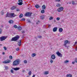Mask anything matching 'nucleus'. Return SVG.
Wrapping results in <instances>:
<instances>
[{
  "label": "nucleus",
  "instance_id": "obj_2",
  "mask_svg": "<svg viewBox=\"0 0 77 77\" xmlns=\"http://www.w3.org/2000/svg\"><path fill=\"white\" fill-rule=\"evenodd\" d=\"M19 63L20 60H17L14 61L13 63L14 66H16V65H18Z\"/></svg>",
  "mask_w": 77,
  "mask_h": 77
},
{
  "label": "nucleus",
  "instance_id": "obj_22",
  "mask_svg": "<svg viewBox=\"0 0 77 77\" xmlns=\"http://www.w3.org/2000/svg\"><path fill=\"white\" fill-rule=\"evenodd\" d=\"M45 8H46L45 7V5H43L42 7V9H45Z\"/></svg>",
  "mask_w": 77,
  "mask_h": 77
},
{
  "label": "nucleus",
  "instance_id": "obj_51",
  "mask_svg": "<svg viewBox=\"0 0 77 77\" xmlns=\"http://www.w3.org/2000/svg\"><path fill=\"white\" fill-rule=\"evenodd\" d=\"M74 63H75V62H74V61H73L72 62V64H74Z\"/></svg>",
  "mask_w": 77,
  "mask_h": 77
},
{
  "label": "nucleus",
  "instance_id": "obj_63",
  "mask_svg": "<svg viewBox=\"0 0 77 77\" xmlns=\"http://www.w3.org/2000/svg\"><path fill=\"white\" fill-rule=\"evenodd\" d=\"M67 4H68V3H67Z\"/></svg>",
  "mask_w": 77,
  "mask_h": 77
},
{
  "label": "nucleus",
  "instance_id": "obj_27",
  "mask_svg": "<svg viewBox=\"0 0 77 77\" xmlns=\"http://www.w3.org/2000/svg\"><path fill=\"white\" fill-rule=\"evenodd\" d=\"M27 21L29 23H31V21H30V19H27Z\"/></svg>",
  "mask_w": 77,
  "mask_h": 77
},
{
  "label": "nucleus",
  "instance_id": "obj_40",
  "mask_svg": "<svg viewBox=\"0 0 77 77\" xmlns=\"http://www.w3.org/2000/svg\"><path fill=\"white\" fill-rule=\"evenodd\" d=\"M67 62H69V61L68 60L65 61V63H66Z\"/></svg>",
  "mask_w": 77,
  "mask_h": 77
},
{
  "label": "nucleus",
  "instance_id": "obj_30",
  "mask_svg": "<svg viewBox=\"0 0 77 77\" xmlns=\"http://www.w3.org/2000/svg\"><path fill=\"white\" fill-rule=\"evenodd\" d=\"M45 12V11H44V10H42L41 11V13H42V14H43V13H44Z\"/></svg>",
  "mask_w": 77,
  "mask_h": 77
},
{
  "label": "nucleus",
  "instance_id": "obj_23",
  "mask_svg": "<svg viewBox=\"0 0 77 77\" xmlns=\"http://www.w3.org/2000/svg\"><path fill=\"white\" fill-rule=\"evenodd\" d=\"M22 29V28H21V27L19 26L17 28V30H21Z\"/></svg>",
  "mask_w": 77,
  "mask_h": 77
},
{
  "label": "nucleus",
  "instance_id": "obj_47",
  "mask_svg": "<svg viewBox=\"0 0 77 77\" xmlns=\"http://www.w3.org/2000/svg\"><path fill=\"white\" fill-rule=\"evenodd\" d=\"M39 23H40V22H39V21L38 20V22L36 23V24H38Z\"/></svg>",
  "mask_w": 77,
  "mask_h": 77
},
{
  "label": "nucleus",
  "instance_id": "obj_54",
  "mask_svg": "<svg viewBox=\"0 0 77 77\" xmlns=\"http://www.w3.org/2000/svg\"><path fill=\"white\" fill-rule=\"evenodd\" d=\"M51 26V25H48V27L49 28Z\"/></svg>",
  "mask_w": 77,
  "mask_h": 77
},
{
  "label": "nucleus",
  "instance_id": "obj_45",
  "mask_svg": "<svg viewBox=\"0 0 77 77\" xmlns=\"http://www.w3.org/2000/svg\"><path fill=\"white\" fill-rule=\"evenodd\" d=\"M4 50H7V48H6V47H4Z\"/></svg>",
  "mask_w": 77,
  "mask_h": 77
},
{
  "label": "nucleus",
  "instance_id": "obj_18",
  "mask_svg": "<svg viewBox=\"0 0 77 77\" xmlns=\"http://www.w3.org/2000/svg\"><path fill=\"white\" fill-rule=\"evenodd\" d=\"M66 77H72V75L71 74H67L66 75Z\"/></svg>",
  "mask_w": 77,
  "mask_h": 77
},
{
  "label": "nucleus",
  "instance_id": "obj_16",
  "mask_svg": "<svg viewBox=\"0 0 77 77\" xmlns=\"http://www.w3.org/2000/svg\"><path fill=\"white\" fill-rule=\"evenodd\" d=\"M49 74V71H46L44 73V74L45 75H47V74Z\"/></svg>",
  "mask_w": 77,
  "mask_h": 77
},
{
  "label": "nucleus",
  "instance_id": "obj_48",
  "mask_svg": "<svg viewBox=\"0 0 77 77\" xmlns=\"http://www.w3.org/2000/svg\"><path fill=\"white\" fill-rule=\"evenodd\" d=\"M38 38H42V36H38Z\"/></svg>",
  "mask_w": 77,
  "mask_h": 77
},
{
  "label": "nucleus",
  "instance_id": "obj_60",
  "mask_svg": "<svg viewBox=\"0 0 77 77\" xmlns=\"http://www.w3.org/2000/svg\"><path fill=\"white\" fill-rule=\"evenodd\" d=\"M69 4H71V2H70V3H69Z\"/></svg>",
  "mask_w": 77,
  "mask_h": 77
},
{
  "label": "nucleus",
  "instance_id": "obj_49",
  "mask_svg": "<svg viewBox=\"0 0 77 77\" xmlns=\"http://www.w3.org/2000/svg\"><path fill=\"white\" fill-rule=\"evenodd\" d=\"M16 11H20V10H19L18 9V8H17L16 9Z\"/></svg>",
  "mask_w": 77,
  "mask_h": 77
},
{
  "label": "nucleus",
  "instance_id": "obj_46",
  "mask_svg": "<svg viewBox=\"0 0 77 77\" xmlns=\"http://www.w3.org/2000/svg\"><path fill=\"white\" fill-rule=\"evenodd\" d=\"M53 60H51V59L50 61V62H51V63H53Z\"/></svg>",
  "mask_w": 77,
  "mask_h": 77
},
{
  "label": "nucleus",
  "instance_id": "obj_17",
  "mask_svg": "<svg viewBox=\"0 0 77 77\" xmlns=\"http://www.w3.org/2000/svg\"><path fill=\"white\" fill-rule=\"evenodd\" d=\"M40 18L41 20H44V18H45V16L44 15H42L40 16Z\"/></svg>",
  "mask_w": 77,
  "mask_h": 77
},
{
  "label": "nucleus",
  "instance_id": "obj_28",
  "mask_svg": "<svg viewBox=\"0 0 77 77\" xmlns=\"http://www.w3.org/2000/svg\"><path fill=\"white\" fill-rule=\"evenodd\" d=\"M13 27H14V28H15V29H17V27H18V26L16 25H14L13 26Z\"/></svg>",
  "mask_w": 77,
  "mask_h": 77
},
{
  "label": "nucleus",
  "instance_id": "obj_57",
  "mask_svg": "<svg viewBox=\"0 0 77 77\" xmlns=\"http://www.w3.org/2000/svg\"><path fill=\"white\" fill-rule=\"evenodd\" d=\"M77 44V42H75V45H76V44Z\"/></svg>",
  "mask_w": 77,
  "mask_h": 77
},
{
  "label": "nucleus",
  "instance_id": "obj_56",
  "mask_svg": "<svg viewBox=\"0 0 77 77\" xmlns=\"http://www.w3.org/2000/svg\"><path fill=\"white\" fill-rule=\"evenodd\" d=\"M2 54H5V52H2Z\"/></svg>",
  "mask_w": 77,
  "mask_h": 77
},
{
  "label": "nucleus",
  "instance_id": "obj_4",
  "mask_svg": "<svg viewBox=\"0 0 77 77\" xmlns=\"http://www.w3.org/2000/svg\"><path fill=\"white\" fill-rule=\"evenodd\" d=\"M7 38V37L6 36H2L0 38V40L1 41H4L5 39H6Z\"/></svg>",
  "mask_w": 77,
  "mask_h": 77
},
{
  "label": "nucleus",
  "instance_id": "obj_50",
  "mask_svg": "<svg viewBox=\"0 0 77 77\" xmlns=\"http://www.w3.org/2000/svg\"><path fill=\"white\" fill-rule=\"evenodd\" d=\"M75 62L76 63H77V60H75Z\"/></svg>",
  "mask_w": 77,
  "mask_h": 77
},
{
  "label": "nucleus",
  "instance_id": "obj_38",
  "mask_svg": "<svg viewBox=\"0 0 77 77\" xmlns=\"http://www.w3.org/2000/svg\"><path fill=\"white\" fill-rule=\"evenodd\" d=\"M4 14V11H2L1 12V14H2V15H3Z\"/></svg>",
  "mask_w": 77,
  "mask_h": 77
},
{
  "label": "nucleus",
  "instance_id": "obj_3",
  "mask_svg": "<svg viewBox=\"0 0 77 77\" xmlns=\"http://www.w3.org/2000/svg\"><path fill=\"white\" fill-rule=\"evenodd\" d=\"M63 10V7H61L57 9V11L58 12H60L62 11Z\"/></svg>",
  "mask_w": 77,
  "mask_h": 77
},
{
  "label": "nucleus",
  "instance_id": "obj_5",
  "mask_svg": "<svg viewBox=\"0 0 77 77\" xmlns=\"http://www.w3.org/2000/svg\"><path fill=\"white\" fill-rule=\"evenodd\" d=\"M68 40H66L64 42V44L63 45L65 47V48H68V47L66 46V44H68Z\"/></svg>",
  "mask_w": 77,
  "mask_h": 77
},
{
  "label": "nucleus",
  "instance_id": "obj_62",
  "mask_svg": "<svg viewBox=\"0 0 77 77\" xmlns=\"http://www.w3.org/2000/svg\"><path fill=\"white\" fill-rule=\"evenodd\" d=\"M27 77H29V76H27Z\"/></svg>",
  "mask_w": 77,
  "mask_h": 77
},
{
  "label": "nucleus",
  "instance_id": "obj_52",
  "mask_svg": "<svg viewBox=\"0 0 77 77\" xmlns=\"http://www.w3.org/2000/svg\"><path fill=\"white\" fill-rule=\"evenodd\" d=\"M22 72H25V70H22Z\"/></svg>",
  "mask_w": 77,
  "mask_h": 77
},
{
  "label": "nucleus",
  "instance_id": "obj_6",
  "mask_svg": "<svg viewBox=\"0 0 77 77\" xmlns=\"http://www.w3.org/2000/svg\"><path fill=\"white\" fill-rule=\"evenodd\" d=\"M18 2H19L18 3V5H22L23 4V1L22 0H19Z\"/></svg>",
  "mask_w": 77,
  "mask_h": 77
},
{
  "label": "nucleus",
  "instance_id": "obj_53",
  "mask_svg": "<svg viewBox=\"0 0 77 77\" xmlns=\"http://www.w3.org/2000/svg\"><path fill=\"white\" fill-rule=\"evenodd\" d=\"M32 77H35V75H33Z\"/></svg>",
  "mask_w": 77,
  "mask_h": 77
},
{
  "label": "nucleus",
  "instance_id": "obj_9",
  "mask_svg": "<svg viewBox=\"0 0 77 77\" xmlns=\"http://www.w3.org/2000/svg\"><path fill=\"white\" fill-rule=\"evenodd\" d=\"M57 54V55L58 56H59V57H62V55L60 54L59 52L58 51L56 53Z\"/></svg>",
  "mask_w": 77,
  "mask_h": 77
},
{
  "label": "nucleus",
  "instance_id": "obj_44",
  "mask_svg": "<svg viewBox=\"0 0 77 77\" xmlns=\"http://www.w3.org/2000/svg\"><path fill=\"white\" fill-rule=\"evenodd\" d=\"M21 21H25V18H23L21 20Z\"/></svg>",
  "mask_w": 77,
  "mask_h": 77
},
{
  "label": "nucleus",
  "instance_id": "obj_11",
  "mask_svg": "<svg viewBox=\"0 0 77 77\" xmlns=\"http://www.w3.org/2000/svg\"><path fill=\"white\" fill-rule=\"evenodd\" d=\"M11 13H7V14H6V16L5 17L6 18V17H10L11 18Z\"/></svg>",
  "mask_w": 77,
  "mask_h": 77
},
{
  "label": "nucleus",
  "instance_id": "obj_37",
  "mask_svg": "<svg viewBox=\"0 0 77 77\" xmlns=\"http://www.w3.org/2000/svg\"><path fill=\"white\" fill-rule=\"evenodd\" d=\"M53 17H51L49 18V20H53Z\"/></svg>",
  "mask_w": 77,
  "mask_h": 77
},
{
  "label": "nucleus",
  "instance_id": "obj_33",
  "mask_svg": "<svg viewBox=\"0 0 77 77\" xmlns=\"http://www.w3.org/2000/svg\"><path fill=\"white\" fill-rule=\"evenodd\" d=\"M2 28H0V34H2Z\"/></svg>",
  "mask_w": 77,
  "mask_h": 77
},
{
  "label": "nucleus",
  "instance_id": "obj_31",
  "mask_svg": "<svg viewBox=\"0 0 77 77\" xmlns=\"http://www.w3.org/2000/svg\"><path fill=\"white\" fill-rule=\"evenodd\" d=\"M5 68L6 70H8V69H9V68H8V66H6L5 67Z\"/></svg>",
  "mask_w": 77,
  "mask_h": 77
},
{
  "label": "nucleus",
  "instance_id": "obj_55",
  "mask_svg": "<svg viewBox=\"0 0 77 77\" xmlns=\"http://www.w3.org/2000/svg\"><path fill=\"white\" fill-rule=\"evenodd\" d=\"M1 27H3V25H1Z\"/></svg>",
  "mask_w": 77,
  "mask_h": 77
},
{
  "label": "nucleus",
  "instance_id": "obj_34",
  "mask_svg": "<svg viewBox=\"0 0 77 77\" xmlns=\"http://www.w3.org/2000/svg\"><path fill=\"white\" fill-rule=\"evenodd\" d=\"M9 58L10 59H12V57L11 55L9 56Z\"/></svg>",
  "mask_w": 77,
  "mask_h": 77
},
{
  "label": "nucleus",
  "instance_id": "obj_25",
  "mask_svg": "<svg viewBox=\"0 0 77 77\" xmlns=\"http://www.w3.org/2000/svg\"><path fill=\"white\" fill-rule=\"evenodd\" d=\"M56 6L57 7H60V4L59 3H57L56 5Z\"/></svg>",
  "mask_w": 77,
  "mask_h": 77
},
{
  "label": "nucleus",
  "instance_id": "obj_13",
  "mask_svg": "<svg viewBox=\"0 0 77 77\" xmlns=\"http://www.w3.org/2000/svg\"><path fill=\"white\" fill-rule=\"evenodd\" d=\"M57 27H55L53 29V32H56V31H57Z\"/></svg>",
  "mask_w": 77,
  "mask_h": 77
},
{
  "label": "nucleus",
  "instance_id": "obj_29",
  "mask_svg": "<svg viewBox=\"0 0 77 77\" xmlns=\"http://www.w3.org/2000/svg\"><path fill=\"white\" fill-rule=\"evenodd\" d=\"M35 7L36 8H39V6L38 5H35Z\"/></svg>",
  "mask_w": 77,
  "mask_h": 77
},
{
  "label": "nucleus",
  "instance_id": "obj_61",
  "mask_svg": "<svg viewBox=\"0 0 77 77\" xmlns=\"http://www.w3.org/2000/svg\"><path fill=\"white\" fill-rule=\"evenodd\" d=\"M54 21L55 22H56V21H55V20H54Z\"/></svg>",
  "mask_w": 77,
  "mask_h": 77
},
{
  "label": "nucleus",
  "instance_id": "obj_42",
  "mask_svg": "<svg viewBox=\"0 0 77 77\" xmlns=\"http://www.w3.org/2000/svg\"><path fill=\"white\" fill-rule=\"evenodd\" d=\"M11 73H14V70L12 69H11Z\"/></svg>",
  "mask_w": 77,
  "mask_h": 77
},
{
  "label": "nucleus",
  "instance_id": "obj_26",
  "mask_svg": "<svg viewBox=\"0 0 77 77\" xmlns=\"http://www.w3.org/2000/svg\"><path fill=\"white\" fill-rule=\"evenodd\" d=\"M23 17V14H20L19 15V17L20 18H22Z\"/></svg>",
  "mask_w": 77,
  "mask_h": 77
},
{
  "label": "nucleus",
  "instance_id": "obj_35",
  "mask_svg": "<svg viewBox=\"0 0 77 77\" xmlns=\"http://www.w3.org/2000/svg\"><path fill=\"white\" fill-rule=\"evenodd\" d=\"M24 62L25 63H27V61L26 60H24Z\"/></svg>",
  "mask_w": 77,
  "mask_h": 77
},
{
  "label": "nucleus",
  "instance_id": "obj_20",
  "mask_svg": "<svg viewBox=\"0 0 77 77\" xmlns=\"http://www.w3.org/2000/svg\"><path fill=\"white\" fill-rule=\"evenodd\" d=\"M8 23H9L10 24H12V23H14V21L12 20H11L8 21Z\"/></svg>",
  "mask_w": 77,
  "mask_h": 77
},
{
  "label": "nucleus",
  "instance_id": "obj_43",
  "mask_svg": "<svg viewBox=\"0 0 77 77\" xmlns=\"http://www.w3.org/2000/svg\"><path fill=\"white\" fill-rule=\"evenodd\" d=\"M72 3L73 5H75V2H74V1H72Z\"/></svg>",
  "mask_w": 77,
  "mask_h": 77
},
{
  "label": "nucleus",
  "instance_id": "obj_59",
  "mask_svg": "<svg viewBox=\"0 0 77 77\" xmlns=\"http://www.w3.org/2000/svg\"><path fill=\"white\" fill-rule=\"evenodd\" d=\"M56 2H57V0H55Z\"/></svg>",
  "mask_w": 77,
  "mask_h": 77
},
{
  "label": "nucleus",
  "instance_id": "obj_36",
  "mask_svg": "<svg viewBox=\"0 0 77 77\" xmlns=\"http://www.w3.org/2000/svg\"><path fill=\"white\" fill-rule=\"evenodd\" d=\"M60 20V17H57V21H59V20Z\"/></svg>",
  "mask_w": 77,
  "mask_h": 77
},
{
  "label": "nucleus",
  "instance_id": "obj_21",
  "mask_svg": "<svg viewBox=\"0 0 77 77\" xmlns=\"http://www.w3.org/2000/svg\"><path fill=\"white\" fill-rule=\"evenodd\" d=\"M36 54L34 53V54H32L31 56H32V57H35V56H36Z\"/></svg>",
  "mask_w": 77,
  "mask_h": 77
},
{
  "label": "nucleus",
  "instance_id": "obj_15",
  "mask_svg": "<svg viewBox=\"0 0 77 77\" xmlns=\"http://www.w3.org/2000/svg\"><path fill=\"white\" fill-rule=\"evenodd\" d=\"M51 58L52 59H54L56 58L55 55H52L51 56Z\"/></svg>",
  "mask_w": 77,
  "mask_h": 77
},
{
  "label": "nucleus",
  "instance_id": "obj_58",
  "mask_svg": "<svg viewBox=\"0 0 77 77\" xmlns=\"http://www.w3.org/2000/svg\"><path fill=\"white\" fill-rule=\"evenodd\" d=\"M58 2H59V1H60V0H57Z\"/></svg>",
  "mask_w": 77,
  "mask_h": 77
},
{
  "label": "nucleus",
  "instance_id": "obj_19",
  "mask_svg": "<svg viewBox=\"0 0 77 77\" xmlns=\"http://www.w3.org/2000/svg\"><path fill=\"white\" fill-rule=\"evenodd\" d=\"M16 8H17V7L15 6H13V7H12L11 8V10H14V9H16Z\"/></svg>",
  "mask_w": 77,
  "mask_h": 77
},
{
  "label": "nucleus",
  "instance_id": "obj_39",
  "mask_svg": "<svg viewBox=\"0 0 77 77\" xmlns=\"http://www.w3.org/2000/svg\"><path fill=\"white\" fill-rule=\"evenodd\" d=\"M22 33H25V31L24 30H23L22 31Z\"/></svg>",
  "mask_w": 77,
  "mask_h": 77
},
{
  "label": "nucleus",
  "instance_id": "obj_8",
  "mask_svg": "<svg viewBox=\"0 0 77 77\" xmlns=\"http://www.w3.org/2000/svg\"><path fill=\"white\" fill-rule=\"evenodd\" d=\"M15 16H17L14 13H10V18H13L15 17Z\"/></svg>",
  "mask_w": 77,
  "mask_h": 77
},
{
  "label": "nucleus",
  "instance_id": "obj_10",
  "mask_svg": "<svg viewBox=\"0 0 77 77\" xmlns=\"http://www.w3.org/2000/svg\"><path fill=\"white\" fill-rule=\"evenodd\" d=\"M11 62V60H6L4 61V63H9Z\"/></svg>",
  "mask_w": 77,
  "mask_h": 77
},
{
  "label": "nucleus",
  "instance_id": "obj_14",
  "mask_svg": "<svg viewBox=\"0 0 77 77\" xmlns=\"http://www.w3.org/2000/svg\"><path fill=\"white\" fill-rule=\"evenodd\" d=\"M17 45L19 46H20L21 45V40H20L19 41V42L17 43Z\"/></svg>",
  "mask_w": 77,
  "mask_h": 77
},
{
  "label": "nucleus",
  "instance_id": "obj_24",
  "mask_svg": "<svg viewBox=\"0 0 77 77\" xmlns=\"http://www.w3.org/2000/svg\"><path fill=\"white\" fill-rule=\"evenodd\" d=\"M62 31H63V29L62 28H60L59 29V32H62Z\"/></svg>",
  "mask_w": 77,
  "mask_h": 77
},
{
  "label": "nucleus",
  "instance_id": "obj_12",
  "mask_svg": "<svg viewBox=\"0 0 77 77\" xmlns=\"http://www.w3.org/2000/svg\"><path fill=\"white\" fill-rule=\"evenodd\" d=\"M20 67H16V68H14L13 69L14 70V71H18V70H20Z\"/></svg>",
  "mask_w": 77,
  "mask_h": 77
},
{
  "label": "nucleus",
  "instance_id": "obj_7",
  "mask_svg": "<svg viewBox=\"0 0 77 77\" xmlns=\"http://www.w3.org/2000/svg\"><path fill=\"white\" fill-rule=\"evenodd\" d=\"M31 15H32V13H31L27 12L25 14V16H26V17H29L31 16Z\"/></svg>",
  "mask_w": 77,
  "mask_h": 77
},
{
  "label": "nucleus",
  "instance_id": "obj_32",
  "mask_svg": "<svg viewBox=\"0 0 77 77\" xmlns=\"http://www.w3.org/2000/svg\"><path fill=\"white\" fill-rule=\"evenodd\" d=\"M28 74L29 75H30L32 74V72L31 71L29 72H28Z\"/></svg>",
  "mask_w": 77,
  "mask_h": 77
},
{
  "label": "nucleus",
  "instance_id": "obj_41",
  "mask_svg": "<svg viewBox=\"0 0 77 77\" xmlns=\"http://www.w3.org/2000/svg\"><path fill=\"white\" fill-rule=\"evenodd\" d=\"M16 51H19V50H20V49L19 48H17L16 49Z\"/></svg>",
  "mask_w": 77,
  "mask_h": 77
},
{
  "label": "nucleus",
  "instance_id": "obj_1",
  "mask_svg": "<svg viewBox=\"0 0 77 77\" xmlns=\"http://www.w3.org/2000/svg\"><path fill=\"white\" fill-rule=\"evenodd\" d=\"M20 38V36L18 35H17L16 36L12 38L11 41H15L17 42V41Z\"/></svg>",
  "mask_w": 77,
  "mask_h": 77
}]
</instances>
